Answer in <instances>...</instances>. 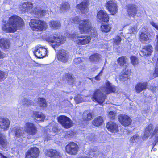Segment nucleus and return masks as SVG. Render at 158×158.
Listing matches in <instances>:
<instances>
[{"label": "nucleus", "instance_id": "nucleus-30", "mask_svg": "<svg viewBox=\"0 0 158 158\" xmlns=\"http://www.w3.org/2000/svg\"><path fill=\"white\" fill-rule=\"evenodd\" d=\"M32 117L35 120L39 121H44L46 117L43 113L37 112H33Z\"/></svg>", "mask_w": 158, "mask_h": 158}, {"label": "nucleus", "instance_id": "nucleus-50", "mask_svg": "<svg viewBox=\"0 0 158 158\" xmlns=\"http://www.w3.org/2000/svg\"><path fill=\"white\" fill-rule=\"evenodd\" d=\"M108 115L110 118H113L115 117V113L113 111H110L109 112Z\"/></svg>", "mask_w": 158, "mask_h": 158}, {"label": "nucleus", "instance_id": "nucleus-42", "mask_svg": "<svg viewBox=\"0 0 158 158\" xmlns=\"http://www.w3.org/2000/svg\"><path fill=\"white\" fill-rule=\"evenodd\" d=\"M8 73L0 70V81H2L5 79L7 77Z\"/></svg>", "mask_w": 158, "mask_h": 158}, {"label": "nucleus", "instance_id": "nucleus-61", "mask_svg": "<svg viewBox=\"0 0 158 158\" xmlns=\"http://www.w3.org/2000/svg\"><path fill=\"white\" fill-rule=\"evenodd\" d=\"M153 36H154V34H153Z\"/></svg>", "mask_w": 158, "mask_h": 158}, {"label": "nucleus", "instance_id": "nucleus-57", "mask_svg": "<svg viewBox=\"0 0 158 158\" xmlns=\"http://www.w3.org/2000/svg\"><path fill=\"white\" fill-rule=\"evenodd\" d=\"M55 129L56 130V128H53L52 129V130L53 131H56L54 130V129Z\"/></svg>", "mask_w": 158, "mask_h": 158}, {"label": "nucleus", "instance_id": "nucleus-3", "mask_svg": "<svg viewBox=\"0 0 158 158\" xmlns=\"http://www.w3.org/2000/svg\"><path fill=\"white\" fill-rule=\"evenodd\" d=\"M116 90V88L112 83L107 81L106 82V87L102 88L100 89L97 90L94 94L93 100L97 102L100 104H102L106 98V94L111 92H114Z\"/></svg>", "mask_w": 158, "mask_h": 158}, {"label": "nucleus", "instance_id": "nucleus-7", "mask_svg": "<svg viewBox=\"0 0 158 158\" xmlns=\"http://www.w3.org/2000/svg\"><path fill=\"white\" fill-rule=\"evenodd\" d=\"M29 26L33 30L37 31L45 30L47 27V25L46 22L33 19L30 20Z\"/></svg>", "mask_w": 158, "mask_h": 158}, {"label": "nucleus", "instance_id": "nucleus-4", "mask_svg": "<svg viewBox=\"0 0 158 158\" xmlns=\"http://www.w3.org/2000/svg\"><path fill=\"white\" fill-rule=\"evenodd\" d=\"M20 10L23 11V13L27 12L31 14L32 16L39 18L44 16L46 13V10H43L39 7L33 8L31 2H24L22 3L19 6Z\"/></svg>", "mask_w": 158, "mask_h": 158}, {"label": "nucleus", "instance_id": "nucleus-49", "mask_svg": "<svg viewBox=\"0 0 158 158\" xmlns=\"http://www.w3.org/2000/svg\"><path fill=\"white\" fill-rule=\"evenodd\" d=\"M87 114V118H85V119L87 120H89L91 119L92 118V115L91 113L87 114L86 112H85L83 113V115H85Z\"/></svg>", "mask_w": 158, "mask_h": 158}, {"label": "nucleus", "instance_id": "nucleus-62", "mask_svg": "<svg viewBox=\"0 0 158 158\" xmlns=\"http://www.w3.org/2000/svg\"><path fill=\"white\" fill-rule=\"evenodd\" d=\"M97 68H96L95 69H97Z\"/></svg>", "mask_w": 158, "mask_h": 158}, {"label": "nucleus", "instance_id": "nucleus-17", "mask_svg": "<svg viewBox=\"0 0 158 158\" xmlns=\"http://www.w3.org/2000/svg\"><path fill=\"white\" fill-rule=\"evenodd\" d=\"M22 128L21 127H16L13 128L10 134L14 133L15 135V138L16 139L20 141V139H18L19 138H22L23 132L22 130Z\"/></svg>", "mask_w": 158, "mask_h": 158}, {"label": "nucleus", "instance_id": "nucleus-21", "mask_svg": "<svg viewBox=\"0 0 158 158\" xmlns=\"http://www.w3.org/2000/svg\"><path fill=\"white\" fill-rule=\"evenodd\" d=\"M57 57L59 61L65 63L68 60V55L65 51L62 50L60 51Z\"/></svg>", "mask_w": 158, "mask_h": 158}, {"label": "nucleus", "instance_id": "nucleus-28", "mask_svg": "<svg viewBox=\"0 0 158 158\" xmlns=\"http://www.w3.org/2000/svg\"><path fill=\"white\" fill-rule=\"evenodd\" d=\"M125 68L122 72V74L120 76L119 79L121 81H125L128 79V76L130 73L131 71L126 68L127 67H125Z\"/></svg>", "mask_w": 158, "mask_h": 158}, {"label": "nucleus", "instance_id": "nucleus-11", "mask_svg": "<svg viewBox=\"0 0 158 158\" xmlns=\"http://www.w3.org/2000/svg\"><path fill=\"white\" fill-rule=\"evenodd\" d=\"M78 150V145L74 142L69 143L66 147V152L70 155H76Z\"/></svg>", "mask_w": 158, "mask_h": 158}, {"label": "nucleus", "instance_id": "nucleus-27", "mask_svg": "<svg viewBox=\"0 0 158 158\" xmlns=\"http://www.w3.org/2000/svg\"><path fill=\"white\" fill-rule=\"evenodd\" d=\"M139 40L143 44H147L150 42L151 40L148 37L146 33L143 32H141L140 33H139Z\"/></svg>", "mask_w": 158, "mask_h": 158}, {"label": "nucleus", "instance_id": "nucleus-53", "mask_svg": "<svg viewBox=\"0 0 158 158\" xmlns=\"http://www.w3.org/2000/svg\"><path fill=\"white\" fill-rule=\"evenodd\" d=\"M96 153L95 152H90L89 153V155L93 156H95Z\"/></svg>", "mask_w": 158, "mask_h": 158}, {"label": "nucleus", "instance_id": "nucleus-54", "mask_svg": "<svg viewBox=\"0 0 158 158\" xmlns=\"http://www.w3.org/2000/svg\"><path fill=\"white\" fill-rule=\"evenodd\" d=\"M157 41L156 42V49L157 51H158V35H157Z\"/></svg>", "mask_w": 158, "mask_h": 158}, {"label": "nucleus", "instance_id": "nucleus-18", "mask_svg": "<svg viewBox=\"0 0 158 158\" xmlns=\"http://www.w3.org/2000/svg\"><path fill=\"white\" fill-rule=\"evenodd\" d=\"M97 18L100 21L104 22H107L109 19L108 15L103 10H100L98 12Z\"/></svg>", "mask_w": 158, "mask_h": 158}, {"label": "nucleus", "instance_id": "nucleus-2", "mask_svg": "<svg viewBox=\"0 0 158 158\" xmlns=\"http://www.w3.org/2000/svg\"><path fill=\"white\" fill-rule=\"evenodd\" d=\"M74 23L79 24V29L81 34L89 33L92 37L97 36L96 29L91 26L90 20L88 19L81 20L78 16H76L70 19L68 24Z\"/></svg>", "mask_w": 158, "mask_h": 158}, {"label": "nucleus", "instance_id": "nucleus-29", "mask_svg": "<svg viewBox=\"0 0 158 158\" xmlns=\"http://www.w3.org/2000/svg\"><path fill=\"white\" fill-rule=\"evenodd\" d=\"M117 61L118 64L121 67L124 68L128 65V59L126 57H120L117 59Z\"/></svg>", "mask_w": 158, "mask_h": 158}, {"label": "nucleus", "instance_id": "nucleus-31", "mask_svg": "<svg viewBox=\"0 0 158 158\" xmlns=\"http://www.w3.org/2000/svg\"><path fill=\"white\" fill-rule=\"evenodd\" d=\"M50 27L52 29H57L61 26V24L59 21L57 20H51L49 23Z\"/></svg>", "mask_w": 158, "mask_h": 158}, {"label": "nucleus", "instance_id": "nucleus-16", "mask_svg": "<svg viewBox=\"0 0 158 158\" xmlns=\"http://www.w3.org/2000/svg\"><path fill=\"white\" fill-rule=\"evenodd\" d=\"M45 153L47 156L51 158H61L60 152L56 150H47L45 151Z\"/></svg>", "mask_w": 158, "mask_h": 158}, {"label": "nucleus", "instance_id": "nucleus-47", "mask_svg": "<svg viewBox=\"0 0 158 158\" xmlns=\"http://www.w3.org/2000/svg\"><path fill=\"white\" fill-rule=\"evenodd\" d=\"M24 101L23 103V104L27 106H29L33 104V102L30 100H28L26 98L24 99Z\"/></svg>", "mask_w": 158, "mask_h": 158}, {"label": "nucleus", "instance_id": "nucleus-43", "mask_svg": "<svg viewBox=\"0 0 158 158\" xmlns=\"http://www.w3.org/2000/svg\"><path fill=\"white\" fill-rule=\"evenodd\" d=\"M99 58L98 54H94L90 57V60L92 61L97 62L98 61Z\"/></svg>", "mask_w": 158, "mask_h": 158}, {"label": "nucleus", "instance_id": "nucleus-23", "mask_svg": "<svg viewBox=\"0 0 158 158\" xmlns=\"http://www.w3.org/2000/svg\"><path fill=\"white\" fill-rule=\"evenodd\" d=\"M108 130L113 133H116L118 131V126L115 123L110 122H108L106 125Z\"/></svg>", "mask_w": 158, "mask_h": 158}, {"label": "nucleus", "instance_id": "nucleus-33", "mask_svg": "<svg viewBox=\"0 0 158 158\" xmlns=\"http://www.w3.org/2000/svg\"><path fill=\"white\" fill-rule=\"evenodd\" d=\"M103 122L102 117L98 116L94 119L92 122V124L96 126H100L102 124Z\"/></svg>", "mask_w": 158, "mask_h": 158}, {"label": "nucleus", "instance_id": "nucleus-59", "mask_svg": "<svg viewBox=\"0 0 158 158\" xmlns=\"http://www.w3.org/2000/svg\"><path fill=\"white\" fill-rule=\"evenodd\" d=\"M70 133V131H69V132H67V134H68L69 135Z\"/></svg>", "mask_w": 158, "mask_h": 158}, {"label": "nucleus", "instance_id": "nucleus-9", "mask_svg": "<svg viewBox=\"0 0 158 158\" xmlns=\"http://www.w3.org/2000/svg\"><path fill=\"white\" fill-rule=\"evenodd\" d=\"M57 118L59 122L65 128H69L73 125L72 121L69 118L65 116H60Z\"/></svg>", "mask_w": 158, "mask_h": 158}, {"label": "nucleus", "instance_id": "nucleus-19", "mask_svg": "<svg viewBox=\"0 0 158 158\" xmlns=\"http://www.w3.org/2000/svg\"><path fill=\"white\" fill-rule=\"evenodd\" d=\"M137 7L134 4L128 5L127 7V11L128 15L135 18L137 11Z\"/></svg>", "mask_w": 158, "mask_h": 158}, {"label": "nucleus", "instance_id": "nucleus-60", "mask_svg": "<svg viewBox=\"0 0 158 158\" xmlns=\"http://www.w3.org/2000/svg\"><path fill=\"white\" fill-rule=\"evenodd\" d=\"M156 150V148H154V149H153V150L154 151H155Z\"/></svg>", "mask_w": 158, "mask_h": 158}, {"label": "nucleus", "instance_id": "nucleus-40", "mask_svg": "<svg viewBox=\"0 0 158 158\" xmlns=\"http://www.w3.org/2000/svg\"><path fill=\"white\" fill-rule=\"evenodd\" d=\"M38 104L41 107H45L46 106V103L45 99L42 98H38Z\"/></svg>", "mask_w": 158, "mask_h": 158}, {"label": "nucleus", "instance_id": "nucleus-35", "mask_svg": "<svg viewBox=\"0 0 158 158\" xmlns=\"http://www.w3.org/2000/svg\"><path fill=\"white\" fill-rule=\"evenodd\" d=\"M111 28V25L109 24L102 25L101 26V29L102 32H107L110 31Z\"/></svg>", "mask_w": 158, "mask_h": 158}, {"label": "nucleus", "instance_id": "nucleus-5", "mask_svg": "<svg viewBox=\"0 0 158 158\" xmlns=\"http://www.w3.org/2000/svg\"><path fill=\"white\" fill-rule=\"evenodd\" d=\"M68 36L73 39L74 42L79 46L89 44L91 41L90 36L81 35L78 36L75 34H69Z\"/></svg>", "mask_w": 158, "mask_h": 158}, {"label": "nucleus", "instance_id": "nucleus-36", "mask_svg": "<svg viewBox=\"0 0 158 158\" xmlns=\"http://www.w3.org/2000/svg\"><path fill=\"white\" fill-rule=\"evenodd\" d=\"M70 9V6L67 2L62 3L60 7V10L62 11H67Z\"/></svg>", "mask_w": 158, "mask_h": 158}, {"label": "nucleus", "instance_id": "nucleus-34", "mask_svg": "<svg viewBox=\"0 0 158 158\" xmlns=\"http://www.w3.org/2000/svg\"><path fill=\"white\" fill-rule=\"evenodd\" d=\"M138 30L137 28V26H134L131 27L129 29V33H127L124 36L126 39H127L128 37H127V36H128L129 35L131 34H135L136 33Z\"/></svg>", "mask_w": 158, "mask_h": 158}, {"label": "nucleus", "instance_id": "nucleus-38", "mask_svg": "<svg viewBox=\"0 0 158 158\" xmlns=\"http://www.w3.org/2000/svg\"><path fill=\"white\" fill-rule=\"evenodd\" d=\"M158 124H157L152 133V135L156 134L155 137L154 142L153 143L154 146L155 145L156 143L158 142Z\"/></svg>", "mask_w": 158, "mask_h": 158}, {"label": "nucleus", "instance_id": "nucleus-15", "mask_svg": "<svg viewBox=\"0 0 158 158\" xmlns=\"http://www.w3.org/2000/svg\"><path fill=\"white\" fill-rule=\"evenodd\" d=\"M39 153L38 148L36 147L31 148L26 152L25 158H36Z\"/></svg>", "mask_w": 158, "mask_h": 158}, {"label": "nucleus", "instance_id": "nucleus-8", "mask_svg": "<svg viewBox=\"0 0 158 158\" xmlns=\"http://www.w3.org/2000/svg\"><path fill=\"white\" fill-rule=\"evenodd\" d=\"M24 130L27 134L32 136L35 135L37 132L36 126L32 123L29 122L25 123L24 126Z\"/></svg>", "mask_w": 158, "mask_h": 158}, {"label": "nucleus", "instance_id": "nucleus-44", "mask_svg": "<svg viewBox=\"0 0 158 158\" xmlns=\"http://www.w3.org/2000/svg\"><path fill=\"white\" fill-rule=\"evenodd\" d=\"M158 77V58L155 64V70L153 74V77L154 78Z\"/></svg>", "mask_w": 158, "mask_h": 158}, {"label": "nucleus", "instance_id": "nucleus-48", "mask_svg": "<svg viewBox=\"0 0 158 158\" xmlns=\"http://www.w3.org/2000/svg\"><path fill=\"white\" fill-rule=\"evenodd\" d=\"M150 24L155 29L158 31V24L156 23L153 21H151L150 22Z\"/></svg>", "mask_w": 158, "mask_h": 158}, {"label": "nucleus", "instance_id": "nucleus-24", "mask_svg": "<svg viewBox=\"0 0 158 158\" xmlns=\"http://www.w3.org/2000/svg\"><path fill=\"white\" fill-rule=\"evenodd\" d=\"M153 127L152 124L148 125L145 129V131L143 136L142 137L143 140L148 138L151 135H152Z\"/></svg>", "mask_w": 158, "mask_h": 158}, {"label": "nucleus", "instance_id": "nucleus-14", "mask_svg": "<svg viewBox=\"0 0 158 158\" xmlns=\"http://www.w3.org/2000/svg\"><path fill=\"white\" fill-rule=\"evenodd\" d=\"M153 48L151 45H147L143 47L140 52L141 56H149L151 55L153 52Z\"/></svg>", "mask_w": 158, "mask_h": 158}, {"label": "nucleus", "instance_id": "nucleus-20", "mask_svg": "<svg viewBox=\"0 0 158 158\" xmlns=\"http://www.w3.org/2000/svg\"><path fill=\"white\" fill-rule=\"evenodd\" d=\"M10 121L6 118H0V127L5 130L8 129L10 125Z\"/></svg>", "mask_w": 158, "mask_h": 158}, {"label": "nucleus", "instance_id": "nucleus-55", "mask_svg": "<svg viewBox=\"0 0 158 158\" xmlns=\"http://www.w3.org/2000/svg\"><path fill=\"white\" fill-rule=\"evenodd\" d=\"M0 156L1 157V158H7L5 156L3 155L2 154L0 153Z\"/></svg>", "mask_w": 158, "mask_h": 158}, {"label": "nucleus", "instance_id": "nucleus-13", "mask_svg": "<svg viewBox=\"0 0 158 158\" xmlns=\"http://www.w3.org/2000/svg\"><path fill=\"white\" fill-rule=\"evenodd\" d=\"M118 119L121 124L124 126L129 125L132 122L131 118L127 115L124 114H121L119 115Z\"/></svg>", "mask_w": 158, "mask_h": 158}, {"label": "nucleus", "instance_id": "nucleus-10", "mask_svg": "<svg viewBox=\"0 0 158 158\" xmlns=\"http://www.w3.org/2000/svg\"><path fill=\"white\" fill-rule=\"evenodd\" d=\"M37 58H43L46 56L47 50L44 46L38 45L36 47L35 51L33 52Z\"/></svg>", "mask_w": 158, "mask_h": 158}, {"label": "nucleus", "instance_id": "nucleus-45", "mask_svg": "<svg viewBox=\"0 0 158 158\" xmlns=\"http://www.w3.org/2000/svg\"><path fill=\"white\" fill-rule=\"evenodd\" d=\"M131 60L132 64L133 65H135L138 63V59L134 56H132L131 58Z\"/></svg>", "mask_w": 158, "mask_h": 158}, {"label": "nucleus", "instance_id": "nucleus-32", "mask_svg": "<svg viewBox=\"0 0 158 158\" xmlns=\"http://www.w3.org/2000/svg\"><path fill=\"white\" fill-rule=\"evenodd\" d=\"M7 144L6 138L4 135L0 132V147L2 149L5 148Z\"/></svg>", "mask_w": 158, "mask_h": 158}, {"label": "nucleus", "instance_id": "nucleus-6", "mask_svg": "<svg viewBox=\"0 0 158 158\" xmlns=\"http://www.w3.org/2000/svg\"><path fill=\"white\" fill-rule=\"evenodd\" d=\"M45 40L50 43L54 49H56L58 46L64 43L66 40V38L64 36H59L56 37L52 35L47 37Z\"/></svg>", "mask_w": 158, "mask_h": 158}, {"label": "nucleus", "instance_id": "nucleus-63", "mask_svg": "<svg viewBox=\"0 0 158 158\" xmlns=\"http://www.w3.org/2000/svg\"><path fill=\"white\" fill-rule=\"evenodd\" d=\"M48 127H47L48 128V127Z\"/></svg>", "mask_w": 158, "mask_h": 158}, {"label": "nucleus", "instance_id": "nucleus-46", "mask_svg": "<svg viewBox=\"0 0 158 158\" xmlns=\"http://www.w3.org/2000/svg\"><path fill=\"white\" fill-rule=\"evenodd\" d=\"M83 59L81 58H77L74 59L73 60V64L76 65L79 64L83 61Z\"/></svg>", "mask_w": 158, "mask_h": 158}, {"label": "nucleus", "instance_id": "nucleus-22", "mask_svg": "<svg viewBox=\"0 0 158 158\" xmlns=\"http://www.w3.org/2000/svg\"><path fill=\"white\" fill-rule=\"evenodd\" d=\"M77 9L80 10L81 13L85 14L87 13L88 11V5L86 2H82L80 4H77L76 6Z\"/></svg>", "mask_w": 158, "mask_h": 158}, {"label": "nucleus", "instance_id": "nucleus-25", "mask_svg": "<svg viewBox=\"0 0 158 158\" xmlns=\"http://www.w3.org/2000/svg\"><path fill=\"white\" fill-rule=\"evenodd\" d=\"M10 46V42L8 40L6 39L2 38L0 40V47L5 50L9 48Z\"/></svg>", "mask_w": 158, "mask_h": 158}, {"label": "nucleus", "instance_id": "nucleus-37", "mask_svg": "<svg viewBox=\"0 0 158 158\" xmlns=\"http://www.w3.org/2000/svg\"><path fill=\"white\" fill-rule=\"evenodd\" d=\"M140 137L139 135L136 134L131 137L130 139V142L131 143L138 142L140 140Z\"/></svg>", "mask_w": 158, "mask_h": 158}, {"label": "nucleus", "instance_id": "nucleus-26", "mask_svg": "<svg viewBox=\"0 0 158 158\" xmlns=\"http://www.w3.org/2000/svg\"><path fill=\"white\" fill-rule=\"evenodd\" d=\"M147 83L145 82L138 83L135 87L136 92L139 93L147 88Z\"/></svg>", "mask_w": 158, "mask_h": 158}, {"label": "nucleus", "instance_id": "nucleus-56", "mask_svg": "<svg viewBox=\"0 0 158 158\" xmlns=\"http://www.w3.org/2000/svg\"><path fill=\"white\" fill-rule=\"evenodd\" d=\"M46 139L47 140H49L50 139L48 138L47 136L46 137Z\"/></svg>", "mask_w": 158, "mask_h": 158}, {"label": "nucleus", "instance_id": "nucleus-52", "mask_svg": "<svg viewBox=\"0 0 158 158\" xmlns=\"http://www.w3.org/2000/svg\"><path fill=\"white\" fill-rule=\"evenodd\" d=\"M103 69V68L100 71L99 74L95 77V79L96 80L98 81L100 80L99 76L102 74Z\"/></svg>", "mask_w": 158, "mask_h": 158}, {"label": "nucleus", "instance_id": "nucleus-51", "mask_svg": "<svg viewBox=\"0 0 158 158\" xmlns=\"http://www.w3.org/2000/svg\"><path fill=\"white\" fill-rule=\"evenodd\" d=\"M6 56V54L0 50V59L4 58Z\"/></svg>", "mask_w": 158, "mask_h": 158}, {"label": "nucleus", "instance_id": "nucleus-41", "mask_svg": "<svg viewBox=\"0 0 158 158\" xmlns=\"http://www.w3.org/2000/svg\"><path fill=\"white\" fill-rule=\"evenodd\" d=\"M121 41V38L120 36H117L115 38L113 39V42L114 44L118 45L120 44Z\"/></svg>", "mask_w": 158, "mask_h": 158}, {"label": "nucleus", "instance_id": "nucleus-39", "mask_svg": "<svg viewBox=\"0 0 158 158\" xmlns=\"http://www.w3.org/2000/svg\"><path fill=\"white\" fill-rule=\"evenodd\" d=\"M84 98L83 96L78 95L74 97V99L76 102L78 103L85 102V100L84 99Z\"/></svg>", "mask_w": 158, "mask_h": 158}, {"label": "nucleus", "instance_id": "nucleus-12", "mask_svg": "<svg viewBox=\"0 0 158 158\" xmlns=\"http://www.w3.org/2000/svg\"><path fill=\"white\" fill-rule=\"evenodd\" d=\"M106 7L112 15H114L118 11L117 5L115 1L110 0L106 4Z\"/></svg>", "mask_w": 158, "mask_h": 158}, {"label": "nucleus", "instance_id": "nucleus-1", "mask_svg": "<svg viewBox=\"0 0 158 158\" xmlns=\"http://www.w3.org/2000/svg\"><path fill=\"white\" fill-rule=\"evenodd\" d=\"M24 25V22L20 17L17 15L10 17L7 21L3 20L2 26L3 31L6 33L15 32Z\"/></svg>", "mask_w": 158, "mask_h": 158}, {"label": "nucleus", "instance_id": "nucleus-58", "mask_svg": "<svg viewBox=\"0 0 158 158\" xmlns=\"http://www.w3.org/2000/svg\"><path fill=\"white\" fill-rule=\"evenodd\" d=\"M89 139L90 140H91V141H92V140L93 139V138H89Z\"/></svg>", "mask_w": 158, "mask_h": 158}]
</instances>
